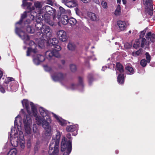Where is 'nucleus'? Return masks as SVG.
<instances>
[{
  "label": "nucleus",
  "instance_id": "obj_2",
  "mask_svg": "<svg viewBox=\"0 0 155 155\" xmlns=\"http://www.w3.org/2000/svg\"><path fill=\"white\" fill-rule=\"evenodd\" d=\"M61 137L59 131L57 132L55 137H52L49 144L48 153L49 155H58L59 144Z\"/></svg>",
  "mask_w": 155,
  "mask_h": 155
},
{
  "label": "nucleus",
  "instance_id": "obj_56",
  "mask_svg": "<svg viewBox=\"0 0 155 155\" xmlns=\"http://www.w3.org/2000/svg\"><path fill=\"white\" fill-rule=\"evenodd\" d=\"M5 89L2 85H0V91L2 93H4L5 92Z\"/></svg>",
  "mask_w": 155,
  "mask_h": 155
},
{
  "label": "nucleus",
  "instance_id": "obj_8",
  "mask_svg": "<svg viewBox=\"0 0 155 155\" xmlns=\"http://www.w3.org/2000/svg\"><path fill=\"white\" fill-rule=\"evenodd\" d=\"M61 2L70 8L76 7L77 5L76 0H61Z\"/></svg>",
  "mask_w": 155,
  "mask_h": 155
},
{
  "label": "nucleus",
  "instance_id": "obj_15",
  "mask_svg": "<svg viewBox=\"0 0 155 155\" xmlns=\"http://www.w3.org/2000/svg\"><path fill=\"white\" fill-rule=\"evenodd\" d=\"M35 24V26L36 28V30H35V32L36 33L37 32V31H40V30H42V28H43V26L44 25H43L42 22L41 21H40L36 20L35 23H33Z\"/></svg>",
  "mask_w": 155,
  "mask_h": 155
},
{
  "label": "nucleus",
  "instance_id": "obj_63",
  "mask_svg": "<svg viewBox=\"0 0 155 155\" xmlns=\"http://www.w3.org/2000/svg\"><path fill=\"white\" fill-rule=\"evenodd\" d=\"M23 20H22V19H20V20L17 22L16 23V24L17 25H21L22 23V22H23Z\"/></svg>",
  "mask_w": 155,
  "mask_h": 155
},
{
  "label": "nucleus",
  "instance_id": "obj_29",
  "mask_svg": "<svg viewBox=\"0 0 155 155\" xmlns=\"http://www.w3.org/2000/svg\"><path fill=\"white\" fill-rule=\"evenodd\" d=\"M145 11L149 15L152 16L153 14V6L151 7V6H149L146 8Z\"/></svg>",
  "mask_w": 155,
  "mask_h": 155
},
{
  "label": "nucleus",
  "instance_id": "obj_49",
  "mask_svg": "<svg viewBox=\"0 0 155 155\" xmlns=\"http://www.w3.org/2000/svg\"><path fill=\"white\" fill-rule=\"evenodd\" d=\"M37 55L41 62L45 60V57L43 55L39 54H37Z\"/></svg>",
  "mask_w": 155,
  "mask_h": 155
},
{
  "label": "nucleus",
  "instance_id": "obj_22",
  "mask_svg": "<svg viewBox=\"0 0 155 155\" xmlns=\"http://www.w3.org/2000/svg\"><path fill=\"white\" fill-rule=\"evenodd\" d=\"M68 17V16L63 15L61 18V23L64 25H66L68 23L69 20Z\"/></svg>",
  "mask_w": 155,
  "mask_h": 155
},
{
  "label": "nucleus",
  "instance_id": "obj_61",
  "mask_svg": "<svg viewBox=\"0 0 155 155\" xmlns=\"http://www.w3.org/2000/svg\"><path fill=\"white\" fill-rule=\"evenodd\" d=\"M85 64L86 66L87 67V68L88 69H90V64L88 61H85Z\"/></svg>",
  "mask_w": 155,
  "mask_h": 155
},
{
  "label": "nucleus",
  "instance_id": "obj_17",
  "mask_svg": "<svg viewBox=\"0 0 155 155\" xmlns=\"http://www.w3.org/2000/svg\"><path fill=\"white\" fill-rule=\"evenodd\" d=\"M117 25L119 26L120 29L121 31H124L126 27V23L122 21H117Z\"/></svg>",
  "mask_w": 155,
  "mask_h": 155
},
{
  "label": "nucleus",
  "instance_id": "obj_20",
  "mask_svg": "<svg viewBox=\"0 0 155 155\" xmlns=\"http://www.w3.org/2000/svg\"><path fill=\"white\" fill-rule=\"evenodd\" d=\"M32 23H31L29 24H26L28 25L26 26V30L27 31L30 33H33L35 31V30L34 29L33 27L31 26L30 24H31V25H32ZM26 25V24H25ZM34 26V25H33Z\"/></svg>",
  "mask_w": 155,
  "mask_h": 155
},
{
  "label": "nucleus",
  "instance_id": "obj_1",
  "mask_svg": "<svg viewBox=\"0 0 155 155\" xmlns=\"http://www.w3.org/2000/svg\"><path fill=\"white\" fill-rule=\"evenodd\" d=\"M22 103L24 107H25L28 114L25 115L23 119V122L25 129L27 134H30L31 133V125L32 123L31 116L30 115L31 111L29 106V101L28 100L24 99L22 101Z\"/></svg>",
  "mask_w": 155,
  "mask_h": 155
},
{
  "label": "nucleus",
  "instance_id": "obj_6",
  "mask_svg": "<svg viewBox=\"0 0 155 155\" xmlns=\"http://www.w3.org/2000/svg\"><path fill=\"white\" fill-rule=\"evenodd\" d=\"M15 31L16 34L24 41V43H26V41L29 40V36L22 30L21 28L16 27Z\"/></svg>",
  "mask_w": 155,
  "mask_h": 155
},
{
  "label": "nucleus",
  "instance_id": "obj_50",
  "mask_svg": "<svg viewBox=\"0 0 155 155\" xmlns=\"http://www.w3.org/2000/svg\"><path fill=\"white\" fill-rule=\"evenodd\" d=\"M124 47L126 49H127L130 48L131 47L132 45L130 43L126 42L124 44Z\"/></svg>",
  "mask_w": 155,
  "mask_h": 155
},
{
  "label": "nucleus",
  "instance_id": "obj_26",
  "mask_svg": "<svg viewBox=\"0 0 155 155\" xmlns=\"http://www.w3.org/2000/svg\"><path fill=\"white\" fill-rule=\"evenodd\" d=\"M34 5L35 7L39 10L38 14H40L41 12V9L42 7V5L40 2H36L34 3Z\"/></svg>",
  "mask_w": 155,
  "mask_h": 155
},
{
  "label": "nucleus",
  "instance_id": "obj_41",
  "mask_svg": "<svg viewBox=\"0 0 155 155\" xmlns=\"http://www.w3.org/2000/svg\"><path fill=\"white\" fill-rule=\"evenodd\" d=\"M153 0H146L144 3V4L148 6L152 7L153 5Z\"/></svg>",
  "mask_w": 155,
  "mask_h": 155
},
{
  "label": "nucleus",
  "instance_id": "obj_53",
  "mask_svg": "<svg viewBox=\"0 0 155 155\" xmlns=\"http://www.w3.org/2000/svg\"><path fill=\"white\" fill-rule=\"evenodd\" d=\"M44 67L45 71H50L52 70L51 67H48L47 65L45 66Z\"/></svg>",
  "mask_w": 155,
  "mask_h": 155
},
{
  "label": "nucleus",
  "instance_id": "obj_25",
  "mask_svg": "<svg viewBox=\"0 0 155 155\" xmlns=\"http://www.w3.org/2000/svg\"><path fill=\"white\" fill-rule=\"evenodd\" d=\"M31 107V111L35 116L37 115V110L35 106L34 105V103L31 102L30 103Z\"/></svg>",
  "mask_w": 155,
  "mask_h": 155
},
{
  "label": "nucleus",
  "instance_id": "obj_13",
  "mask_svg": "<svg viewBox=\"0 0 155 155\" xmlns=\"http://www.w3.org/2000/svg\"><path fill=\"white\" fill-rule=\"evenodd\" d=\"M8 81H5L3 83L2 86L4 87L5 89L8 91H15L16 88H15V86L13 85H10V89H9L8 88V85L9 84L8 83Z\"/></svg>",
  "mask_w": 155,
  "mask_h": 155
},
{
  "label": "nucleus",
  "instance_id": "obj_33",
  "mask_svg": "<svg viewBox=\"0 0 155 155\" xmlns=\"http://www.w3.org/2000/svg\"><path fill=\"white\" fill-rule=\"evenodd\" d=\"M54 46V49H53V50H55V51L57 52V55L59 56V57H60V55L59 54V51H60L61 49V48L60 46L58 45H53Z\"/></svg>",
  "mask_w": 155,
  "mask_h": 155
},
{
  "label": "nucleus",
  "instance_id": "obj_31",
  "mask_svg": "<svg viewBox=\"0 0 155 155\" xmlns=\"http://www.w3.org/2000/svg\"><path fill=\"white\" fill-rule=\"evenodd\" d=\"M101 4L103 8L107 9L108 8L107 2L108 0H100Z\"/></svg>",
  "mask_w": 155,
  "mask_h": 155
},
{
  "label": "nucleus",
  "instance_id": "obj_36",
  "mask_svg": "<svg viewBox=\"0 0 155 155\" xmlns=\"http://www.w3.org/2000/svg\"><path fill=\"white\" fill-rule=\"evenodd\" d=\"M125 69L129 72L130 74H133L134 73V69L132 67L127 66L125 67Z\"/></svg>",
  "mask_w": 155,
  "mask_h": 155
},
{
  "label": "nucleus",
  "instance_id": "obj_46",
  "mask_svg": "<svg viewBox=\"0 0 155 155\" xmlns=\"http://www.w3.org/2000/svg\"><path fill=\"white\" fill-rule=\"evenodd\" d=\"M70 70L71 72H75L77 70L76 66L74 64H71L70 66Z\"/></svg>",
  "mask_w": 155,
  "mask_h": 155
},
{
  "label": "nucleus",
  "instance_id": "obj_62",
  "mask_svg": "<svg viewBox=\"0 0 155 155\" xmlns=\"http://www.w3.org/2000/svg\"><path fill=\"white\" fill-rule=\"evenodd\" d=\"M77 86V85L72 84L71 85V88L72 89L74 90Z\"/></svg>",
  "mask_w": 155,
  "mask_h": 155
},
{
  "label": "nucleus",
  "instance_id": "obj_47",
  "mask_svg": "<svg viewBox=\"0 0 155 155\" xmlns=\"http://www.w3.org/2000/svg\"><path fill=\"white\" fill-rule=\"evenodd\" d=\"M140 42H139L138 40H137L134 43L133 47L136 49L137 48L140 47Z\"/></svg>",
  "mask_w": 155,
  "mask_h": 155
},
{
  "label": "nucleus",
  "instance_id": "obj_35",
  "mask_svg": "<svg viewBox=\"0 0 155 155\" xmlns=\"http://www.w3.org/2000/svg\"><path fill=\"white\" fill-rule=\"evenodd\" d=\"M58 40L56 38H53L52 40L50 41V45H58Z\"/></svg>",
  "mask_w": 155,
  "mask_h": 155
},
{
  "label": "nucleus",
  "instance_id": "obj_19",
  "mask_svg": "<svg viewBox=\"0 0 155 155\" xmlns=\"http://www.w3.org/2000/svg\"><path fill=\"white\" fill-rule=\"evenodd\" d=\"M124 74L122 73L118 74L117 77V81L120 84H122L124 82Z\"/></svg>",
  "mask_w": 155,
  "mask_h": 155
},
{
  "label": "nucleus",
  "instance_id": "obj_38",
  "mask_svg": "<svg viewBox=\"0 0 155 155\" xmlns=\"http://www.w3.org/2000/svg\"><path fill=\"white\" fill-rule=\"evenodd\" d=\"M33 61L34 64L36 65H39L41 62L37 55L36 56L34 57Z\"/></svg>",
  "mask_w": 155,
  "mask_h": 155
},
{
  "label": "nucleus",
  "instance_id": "obj_64",
  "mask_svg": "<svg viewBox=\"0 0 155 155\" xmlns=\"http://www.w3.org/2000/svg\"><path fill=\"white\" fill-rule=\"evenodd\" d=\"M83 3H87L89 2H90L91 0H81Z\"/></svg>",
  "mask_w": 155,
  "mask_h": 155
},
{
  "label": "nucleus",
  "instance_id": "obj_44",
  "mask_svg": "<svg viewBox=\"0 0 155 155\" xmlns=\"http://www.w3.org/2000/svg\"><path fill=\"white\" fill-rule=\"evenodd\" d=\"M16 149H12L9 151L7 155H16Z\"/></svg>",
  "mask_w": 155,
  "mask_h": 155
},
{
  "label": "nucleus",
  "instance_id": "obj_10",
  "mask_svg": "<svg viewBox=\"0 0 155 155\" xmlns=\"http://www.w3.org/2000/svg\"><path fill=\"white\" fill-rule=\"evenodd\" d=\"M44 8L45 10L48 14H51L54 16L53 19L54 20H55V19L56 18V15H54L56 11L55 10L48 5L45 6Z\"/></svg>",
  "mask_w": 155,
  "mask_h": 155
},
{
  "label": "nucleus",
  "instance_id": "obj_51",
  "mask_svg": "<svg viewBox=\"0 0 155 155\" xmlns=\"http://www.w3.org/2000/svg\"><path fill=\"white\" fill-rule=\"evenodd\" d=\"M78 83L79 85L82 86H83V79L81 77H78Z\"/></svg>",
  "mask_w": 155,
  "mask_h": 155
},
{
  "label": "nucleus",
  "instance_id": "obj_45",
  "mask_svg": "<svg viewBox=\"0 0 155 155\" xmlns=\"http://www.w3.org/2000/svg\"><path fill=\"white\" fill-rule=\"evenodd\" d=\"M147 63V61L145 59L141 60L140 62V65L143 67H145Z\"/></svg>",
  "mask_w": 155,
  "mask_h": 155
},
{
  "label": "nucleus",
  "instance_id": "obj_12",
  "mask_svg": "<svg viewBox=\"0 0 155 155\" xmlns=\"http://www.w3.org/2000/svg\"><path fill=\"white\" fill-rule=\"evenodd\" d=\"M57 53V52L55 51V50L48 51L46 52L45 55L48 58H51L53 56L58 58L59 57L57 55L58 54Z\"/></svg>",
  "mask_w": 155,
  "mask_h": 155
},
{
  "label": "nucleus",
  "instance_id": "obj_59",
  "mask_svg": "<svg viewBox=\"0 0 155 155\" xmlns=\"http://www.w3.org/2000/svg\"><path fill=\"white\" fill-rule=\"evenodd\" d=\"M27 146L28 148H30L31 146V141L30 139H28L27 142Z\"/></svg>",
  "mask_w": 155,
  "mask_h": 155
},
{
  "label": "nucleus",
  "instance_id": "obj_32",
  "mask_svg": "<svg viewBox=\"0 0 155 155\" xmlns=\"http://www.w3.org/2000/svg\"><path fill=\"white\" fill-rule=\"evenodd\" d=\"M139 42H140V46L142 48L144 47L146 43V40L145 38H140L138 40Z\"/></svg>",
  "mask_w": 155,
  "mask_h": 155
},
{
  "label": "nucleus",
  "instance_id": "obj_42",
  "mask_svg": "<svg viewBox=\"0 0 155 155\" xmlns=\"http://www.w3.org/2000/svg\"><path fill=\"white\" fill-rule=\"evenodd\" d=\"M68 48L69 50H74L75 49V46L74 45L71 43H69L68 45Z\"/></svg>",
  "mask_w": 155,
  "mask_h": 155
},
{
  "label": "nucleus",
  "instance_id": "obj_57",
  "mask_svg": "<svg viewBox=\"0 0 155 155\" xmlns=\"http://www.w3.org/2000/svg\"><path fill=\"white\" fill-rule=\"evenodd\" d=\"M23 142H20V145L22 149H24L25 147V142L24 141L22 140Z\"/></svg>",
  "mask_w": 155,
  "mask_h": 155
},
{
  "label": "nucleus",
  "instance_id": "obj_27",
  "mask_svg": "<svg viewBox=\"0 0 155 155\" xmlns=\"http://www.w3.org/2000/svg\"><path fill=\"white\" fill-rule=\"evenodd\" d=\"M76 130V126L75 125H70L67 126L66 130L68 132H73Z\"/></svg>",
  "mask_w": 155,
  "mask_h": 155
},
{
  "label": "nucleus",
  "instance_id": "obj_18",
  "mask_svg": "<svg viewBox=\"0 0 155 155\" xmlns=\"http://www.w3.org/2000/svg\"><path fill=\"white\" fill-rule=\"evenodd\" d=\"M51 14H45L44 15V19L45 22L48 23L49 25H54V23L51 20L50 16V15Z\"/></svg>",
  "mask_w": 155,
  "mask_h": 155
},
{
  "label": "nucleus",
  "instance_id": "obj_9",
  "mask_svg": "<svg viewBox=\"0 0 155 155\" xmlns=\"http://www.w3.org/2000/svg\"><path fill=\"white\" fill-rule=\"evenodd\" d=\"M59 39L63 42L66 41L67 39L66 32L63 30H60L57 33Z\"/></svg>",
  "mask_w": 155,
  "mask_h": 155
},
{
  "label": "nucleus",
  "instance_id": "obj_7",
  "mask_svg": "<svg viewBox=\"0 0 155 155\" xmlns=\"http://www.w3.org/2000/svg\"><path fill=\"white\" fill-rule=\"evenodd\" d=\"M66 75L61 72H56L51 76L53 80L55 81L61 82L64 80Z\"/></svg>",
  "mask_w": 155,
  "mask_h": 155
},
{
  "label": "nucleus",
  "instance_id": "obj_60",
  "mask_svg": "<svg viewBox=\"0 0 155 155\" xmlns=\"http://www.w3.org/2000/svg\"><path fill=\"white\" fill-rule=\"evenodd\" d=\"M53 116L57 120L58 122L59 120L61 119L59 118L58 117L56 114L53 113Z\"/></svg>",
  "mask_w": 155,
  "mask_h": 155
},
{
  "label": "nucleus",
  "instance_id": "obj_34",
  "mask_svg": "<svg viewBox=\"0 0 155 155\" xmlns=\"http://www.w3.org/2000/svg\"><path fill=\"white\" fill-rule=\"evenodd\" d=\"M76 22L77 21L76 19L73 18H71L69 19L68 23L71 26L75 25Z\"/></svg>",
  "mask_w": 155,
  "mask_h": 155
},
{
  "label": "nucleus",
  "instance_id": "obj_40",
  "mask_svg": "<svg viewBox=\"0 0 155 155\" xmlns=\"http://www.w3.org/2000/svg\"><path fill=\"white\" fill-rule=\"evenodd\" d=\"M58 122L62 126H64L66 125L67 123L66 120L62 118H61Z\"/></svg>",
  "mask_w": 155,
  "mask_h": 155
},
{
  "label": "nucleus",
  "instance_id": "obj_4",
  "mask_svg": "<svg viewBox=\"0 0 155 155\" xmlns=\"http://www.w3.org/2000/svg\"><path fill=\"white\" fill-rule=\"evenodd\" d=\"M36 33V35L42 40L47 41L51 36L52 31L49 26L45 25L43 26L42 30Z\"/></svg>",
  "mask_w": 155,
  "mask_h": 155
},
{
  "label": "nucleus",
  "instance_id": "obj_48",
  "mask_svg": "<svg viewBox=\"0 0 155 155\" xmlns=\"http://www.w3.org/2000/svg\"><path fill=\"white\" fill-rule=\"evenodd\" d=\"M145 54L146 55L147 61L148 63H149L151 60V56L147 52H146Z\"/></svg>",
  "mask_w": 155,
  "mask_h": 155
},
{
  "label": "nucleus",
  "instance_id": "obj_21",
  "mask_svg": "<svg viewBox=\"0 0 155 155\" xmlns=\"http://www.w3.org/2000/svg\"><path fill=\"white\" fill-rule=\"evenodd\" d=\"M39 110L41 115L43 117L49 115V112L48 111L42 107H40L39 109Z\"/></svg>",
  "mask_w": 155,
  "mask_h": 155
},
{
  "label": "nucleus",
  "instance_id": "obj_24",
  "mask_svg": "<svg viewBox=\"0 0 155 155\" xmlns=\"http://www.w3.org/2000/svg\"><path fill=\"white\" fill-rule=\"evenodd\" d=\"M87 15L91 20L95 21L97 20V17L95 13L89 12L87 13Z\"/></svg>",
  "mask_w": 155,
  "mask_h": 155
},
{
  "label": "nucleus",
  "instance_id": "obj_43",
  "mask_svg": "<svg viewBox=\"0 0 155 155\" xmlns=\"http://www.w3.org/2000/svg\"><path fill=\"white\" fill-rule=\"evenodd\" d=\"M88 79L89 83L91 84L93 80V74H89L88 76Z\"/></svg>",
  "mask_w": 155,
  "mask_h": 155
},
{
  "label": "nucleus",
  "instance_id": "obj_30",
  "mask_svg": "<svg viewBox=\"0 0 155 155\" xmlns=\"http://www.w3.org/2000/svg\"><path fill=\"white\" fill-rule=\"evenodd\" d=\"M143 52V49L142 48H140L139 50L134 52H133L132 54L133 56H137L141 55Z\"/></svg>",
  "mask_w": 155,
  "mask_h": 155
},
{
  "label": "nucleus",
  "instance_id": "obj_52",
  "mask_svg": "<svg viewBox=\"0 0 155 155\" xmlns=\"http://www.w3.org/2000/svg\"><path fill=\"white\" fill-rule=\"evenodd\" d=\"M27 12H25L24 13L21 14V19L23 21L24 18H25L27 17Z\"/></svg>",
  "mask_w": 155,
  "mask_h": 155
},
{
  "label": "nucleus",
  "instance_id": "obj_11",
  "mask_svg": "<svg viewBox=\"0 0 155 155\" xmlns=\"http://www.w3.org/2000/svg\"><path fill=\"white\" fill-rule=\"evenodd\" d=\"M35 120L37 124L38 125L42 124L43 127H45L46 125L48 126V123L45 120H43V118L37 116L36 117Z\"/></svg>",
  "mask_w": 155,
  "mask_h": 155
},
{
  "label": "nucleus",
  "instance_id": "obj_23",
  "mask_svg": "<svg viewBox=\"0 0 155 155\" xmlns=\"http://www.w3.org/2000/svg\"><path fill=\"white\" fill-rule=\"evenodd\" d=\"M116 68L117 71L120 73H123L124 72V67L120 62H117L116 65Z\"/></svg>",
  "mask_w": 155,
  "mask_h": 155
},
{
  "label": "nucleus",
  "instance_id": "obj_16",
  "mask_svg": "<svg viewBox=\"0 0 155 155\" xmlns=\"http://www.w3.org/2000/svg\"><path fill=\"white\" fill-rule=\"evenodd\" d=\"M44 127L46 131L45 133V135L46 137V138L47 139H49L51 137V130L49 124H48V126H47V125H46L45 127Z\"/></svg>",
  "mask_w": 155,
  "mask_h": 155
},
{
  "label": "nucleus",
  "instance_id": "obj_5",
  "mask_svg": "<svg viewBox=\"0 0 155 155\" xmlns=\"http://www.w3.org/2000/svg\"><path fill=\"white\" fill-rule=\"evenodd\" d=\"M61 151L65 152L63 155H69L72 150L71 141L64 137L61 143Z\"/></svg>",
  "mask_w": 155,
  "mask_h": 155
},
{
  "label": "nucleus",
  "instance_id": "obj_14",
  "mask_svg": "<svg viewBox=\"0 0 155 155\" xmlns=\"http://www.w3.org/2000/svg\"><path fill=\"white\" fill-rule=\"evenodd\" d=\"M145 37L149 41L153 42L155 41V34H152L151 32L147 33Z\"/></svg>",
  "mask_w": 155,
  "mask_h": 155
},
{
  "label": "nucleus",
  "instance_id": "obj_39",
  "mask_svg": "<svg viewBox=\"0 0 155 155\" xmlns=\"http://www.w3.org/2000/svg\"><path fill=\"white\" fill-rule=\"evenodd\" d=\"M121 7L119 5H118L117 6V8L115 11V14L116 15H120L121 11Z\"/></svg>",
  "mask_w": 155,
  "mask_h": 155
},
{
  "label": "nucleus",
  "instance_id": "obj_37",
  "mask_svg": "<svg viewBox=\"0 0 155 155\" xmlns=\"http://www.w3.org/2000/svg\"><path fill=\"white\" fill-rule=\"evenodd\" d=\"M59 8L60 12L58 14V15L56 17L58 19L60 18L61 14L64 13L65 12V9L62 7H60Z\"/></svg>",
  "mask_w": 155,
  "mask_h": 155
},
{
  "label": "nucleus",
  "instance_id": "obj_28",
  "mask_svg": "<svg viewBox=\"0 0 155 155\" xmlns=\"http://www.w3.org/2000/svg\"><path fill=\"white\" fill-rule=\"evenodd\" d=\"M31 52H33L34 53H36L37 52V49L35 48L33 49L31 47L28 48V50L27 51V56H30V54Z\"/></svg>",
  "mask_w": 155,
  "mask_h": 155
},
{
  "label": "nucleus",
  "instance_id": "obj_3",
  "mask_svg": "<svg viewBox=\"0 0 155 155\" xmlns=\"http://www.w3.org/2000/svg\"><path fill=\"white\" fill-rule=\"evenodd\" d=\"M27 0H23V1L22 5L24 7H27V12L28 13L30 12V14L31 16V20L27 19L25 22L24 24H29L31 23H34V19L35 17L37 15V13L34 11L35 7H32L31 8V6L32 5V3L31 2H28L26 1Z\"/></svg>",
  "mask_w": 155,
  "mask_h": 155
},
{
  "label": "nucleus",
  "instance_id": "obj_58",
  "mask_svg": "<svg viewBox=\"0 0 155 155\" xmlns=\"http://www.w3.org/2000/svg\"><path fill=\"white\" fill-rule=\"evenodd\" d=\"M15 80L14 78H13L12 77H8L7 78V81H6V80H5V81H8V83L9 84V83L11 81H14Z\"/></svg>",
  "mask_w": 155,
  "mask_h": 155
},
{
  "label": "nucleus",
  "instance_id": "obj_55",
  "mask_svg": "<svg viewBox=\"0 0 155 155\" xmlns=\"http://www.w3.org/2000/svg\"><path fill=\"white\" fill-rule=\"evenodd\" d=\"M146 31L143 30L141 31L140 34V38H143V37L145 35Z\"/></svg>",
  "mask_w": 155,
  "mask_h": 155
},
{
  "label": "nucleus",
  "instance_id": "obj_54",
  "mask_svg": "<svg viewBox=\"0 0 155 155\" xmlns=\"http://www.w3.org/2000/svg\"><path fill=\"white\" fill-rule=\"evenodd\" d=\"M33 130L34 132L36 133L37 132L38 129L37 127V126L36 124H34L33 127Z\"/></svg>",
  "mask_w": 155,
  "mask_h": 155
}]
</instances>
